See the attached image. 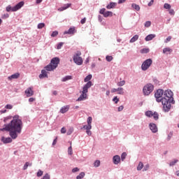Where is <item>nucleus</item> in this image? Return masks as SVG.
<instances>
[{
    "label": "nucleus",
    "mask_w": 179,
    "mask_h": 179,
    "mask_svg": "<svg viewBox=\"0 0 179 179\" xmlns=\"http://www.w3.org/2000/svg\"><path fill=\"white\" fill-rule=\"evenodd\" d=\"M121 162V157L120 155H115L113 157V164H120V162Z\"/></svg>",
    "instance_id": "nucleus-12"
},
{
    "label": "nucleus",
    "mask_w": 179,
    "mask_h": 179,
    "mask_svg": "<svg viewBox=\"0 0 179 179\" xmlns=\"http://www.w3.org/2000/svg\"><path fill=\"white\" fill-rule=\"evenodd\" d=\"M80 23L81 24H85L86 23V18H83L81 20H80Z\"/></svg>",
    "instance_id": "nucleus-58"
},
{
    "label": "nucleus",
    "mask_w": 179,
    "mask_h": 179,
    "mask_svg": "<svg viewBox=\"0 0 179 179\" xmlns=\"http://www.w3.org/2000/svg\"><path fill=\"white\" fill-rule=\"evenodd\" d=\"M57 34H58L57 31H52V33L51 34V37H57Z\"/></svg>",
    "instance_id": "nucleus-51"
},
{
    "label": "nucleus",
    "mask_w": 179,
    "mask_h": 179,
    "mask_svg": "<svg viewBox=\"0 0 179 179\" xmlns=\"http://www.w3.org/2000/svg\"><path fill=\"white\" fill-rule=\"evenodd\" d=\"M92 86H93V83H92V81H88L83 87V92H84V93H87L88 90L90 89V87H92Z\"/></svg>",
    "instance_id": "nucleus-10"
},
{
    "label": "nucleus",
    "mask_w": 179,
    "mask_h": 179,
    "mask_svg": "<svg viewBox=\"0 0 179 179\" xmlns=\"http://www.w3.org/2000/svg\"><path fill=\"white\" fill-rule=\"evenodd\" d=\"M113 101H115V104H118V102L120 101V99H118L117 96H115V97L113 99Z\"/></svg>",
    "instance_id": "nucleus-49"
},
{
    "label": "nucleus",
    "mask_w": 179,
    "mask_h": 179,
    "mask_svg": "<svg viewBox=\"0 0 179 179\" xmlns=\"http://www.w3.org/2000/svg\"><path fill=\"white\" fill-rule=\"evenodd\" d=\"M126 157H127V152H123L121 155L120 160H122V162H124L125 160Z\"/></svg>",
    "instance_id": "nucleus-37"
},
{
    "label": "nucleus",
    "mask_w": 179,
    "mask_h": 179,
    "mask_svg": "<svg viewBox=\"0 0 179 179\" xmlns=\"http://www.w3.org/2000/svg\"><path fill=\"white\" fill-rule=\"evenodd\" d=\"M73 132V129H70L69 131L67 132V135H71Z\"/></svg>",
    "instance_id": "nucleus-64"
},
{
    "label": "nucleus",
    "mask_w": 179,
    "mask_h": 179,
    "mask_svg": "<svg viewBox=\"0 0 179 179\" xmlns=\"http://www.w3.org/2000/svg\"><path fill=\"white\" fill-rule=\"evenodd\" d=\"M124 85H125V80H122L117 83V86H119L120 87L124 86Z\"/></svg>",
    "instance_id": "nucleus-47"
},
{
    "label": "nucleus",
    "mask_w": 179,
    "mask_h": 179,
    "mask_svg": "<svg viewBox=\"0 0 179 179\" xmlns=\"http://www.w3.org/2000/svg\"><path fill=\"white\" fill-rule=\"evenodd\" d=\"M83 128L84 129H86V131H89V130L92 129V124L84 125Z\"/></svg>",
    "instance_id": "nucleus-34"
},
{
    "label": "nucleus",
    "mask_w": 179,
    "mask_h": 179,
    "mask_svg": "<svg viewBox=\"0 0 179 179\" xmlns=\"http://www.w3.org/2000/svg\"><path fill=\"white\" fill-rule=\"evenodd\" d=\"M12 137H1V142H3V143L6 144V143H12Z\"/></svg>",
    "instance_id": "nucleus-14"
},
{
    "label": "nucleus",
    "mask_w": 179,
    "mask_h": 179,
    "mask_svg": "<svg viewBox=\"0 0 179 179\" xmlns=\"http://www.w3.org/2000/svg\"><path fill=\"white\" fill-rule=\"evenodd\" d=\"M50 174L45 173V176L41 179H50Z\"/></svg>",
    "instance_id": "nucleus-52"
},
{
    "label": "nucleus",
    "mask_w": 179,
    "mask_h": 179,
    "mask_svg": "<svg viewBox=\"0 0 179 179\" xmlns=\"http://www.w3.org/2000/svg\"><path fill=\"white\" fill-rule=\"evenodd\" d=\"M92 121H93V118H92V117H88L87 120V124L92 125Z\"/></svg>",
    "instance_id": "nucleus-45"
},
{
    "label": "nucleus",
    "mask_w": 179,
    "mask_h": 179,
    "mask_svg": "<svg viewBox=\"0 0 179 179\" xmlns=\"http://www.w3.org/2000/svg\"><path fill=\"white\" fill-rule=\"evenodd\" d=\"M40 79H44V78H48V74L45 70H41V73L39 75Z\"/></svg>",
    "instance_id": "nucleus-19"
},
{
    "label": "nucleus",
    "mask_w": 179,
    "mask_h": 179,
    "mask_svg": "<svg viewBox=\"0 0 179 179\" xmlns=\"http://www.w3.org/2000/svg\"><path fill=\"white\" fill-rule=\"evenodd\" d=\"M178 163V159H173L169 163L170 167H173V166H176Z\"/></svg>",
    "instance_id": "nucleus-29"
},
{
    "label": "nucleus",
    "mask_w": 179,
    "mask_h": 179,
    "mask_svg": "<svg viewBox=\"0 0 179 179\" xmlns=\"http://www.w3.org/2000/svg\"><path fill=\"white\" fill-rule=\"evenodd\" d=\"M71 79H72V76H66L62 79V82H66L71 80Z\"/></svg>",
    "instance_id": "nucleus-27"
},
{
    "label": "nucleus",
    "mask_w": 179,
    "mask_h": 179,
    "mask_svg": "<svg viewBox=\"0 0 179 179\" xmlns=\"http://www.w3.org/2000/svg\"><path fill=\"white\" fill-rule=\"evenodd\" d=\"M145 115L146 117H148V118H150V117H153V112L152 110H147L145 113Z\"/></svg>",
    "instance_id": "nucleus-25"
},
{
    "label": "nucleus",
    "mask_w": 179,
    "mask_h": 179,
    "mask_svg": "<svg viewBox=\"0 0 179 179\" xmlns=\"http://www.w3.org/2000/svg\"><path fill=\"white\" fill-rule=\"evenodd\" d=\"M131 8H133V9H135V10H137V11L141 10V7L139 6V5L136 3H132Z\"/></svg>",
    "instance_id": "nucleus-26"
},
{
    "label": "nucleus",
    "mask_w": 179,
    "mask_h": 179,
    "mask_svg": "<svg viewBox=\"0 0 179 179\" xmlns=\"http://www.w3.org/2000/svg\"><path fill=\"white\" fill-rule=\"evenodd\" d=\"M45 71H54V69H55V67H53L52 64L50 63L48 65L45 66Z\"/></svg>",
    "instance_id": "nucleus-24"
},
{
    "label": "nucleus",
    "mask_w": 179,
    "mask_h": 179,
    "mask_svg": "<svg viewBox=\"0 0 179 179\" xmlns=\"http://www.w3.org/2000/svg\"><path fill=\"white\" fill-rule=\"evenodd\" d=\"M148 127L152 134H156L159 131V129H157V125H156V124L155 123H150Z\"/></svg>",
    "instance_id": "nucleus-11"
},
{
    "label": "nucleus",
    "mask_w": 179,
    "mask_h": 179,
    "mask_svg": "<svg viewBox=\"0 0 179 179\" xmlns=\"http://www.w3.org/2000/svg\"><path fill=\"white\" fill-rule=\"evenodd\" d=\"M143 169V162H140L138 166H137V171H141Z\"/></svg>",
    "instance_id": "nucleus-31"
},
{
    "label": "nucleus",
    "mask_w": 179,
    "mask_h": 179,
    "mask_svg": "<svg viewBox=\"0 0 179 179\" xmlns=\"http://www.w3.org/2000/svg\"><path fill=\"white\" fill-rule=\"evenodd\" d=\"M117 110H118V111H122L124 110V106H119Z\"/></svg>",
    "instance_id": "nucleus-63"
},
{
    "label": "nucleus",
    "mask_w": 179,
    "mask_h": 179,
    "mask_svg": "<svg viewBox=\"0 0 179 179\" xmlns=\"http://www.w3.org/2000/svg\"><path fill=\"white\" fill-rule=\"evenodd\" d=\"M169 41H171V36H168L166 39L164 41V43H169Z\"/></svg>",
    "instance_id": "nucleus-55"
},
{
    "label": "nucleus",
    "mask_w": 179,
    "mask_h": 179,
    "mask_svg": "<svg viewBox=\"0 0 179 179\" xmlns=\"http://www.w3.org/2000/svg\"><path fill=\"white\" fill-rule=\"evenodd\" d=\"M20 76V73H15L10 76H8V80H12V79H18V78Z\"/></svg>",
    "instance_id": "nucleus-18"
},
{
    "label": "nucleus",
    "mask_w": 179,
    "mask_h": 179,
    "mask_svg": "<svg viewBox=\"0 0 179 179\" xmlns=\"http://www.w3.org/2000/svg\"><path fill=\"white\" fill-rule=\"evenodd\" d=\"M61 134H66V129H65V127H62L61 129Z\"/></svg>",
    "instance_id": "nucleus-57"
},
{
    "label": "nucleus",
    "mask_w": 179,
    "mask_h": 179,
    "mask_svg": "<svg viewBox=\"0 0 179 179\" xmlns=\"http://www.w3.org/2000/svg\"><path fill=\"white\" fill-rule=\"evenodd\" d=\"M173 131H170V132H169V134H168L167 138H166V140H167L168 141L171 140V138H172V136H173Z\"/></svg>",
    "instance_id": "nucleus-38"
},
{
    "label": "nucleus",
    "mask_w": 179,
    "mask_h": 179,
    "mask_svg": "<svg viewBox=\"0 0 179 179\" xmlns=\"http://www.w3.org/2000/svg\"><path fill=\"white\" fill-rule=\"evenodd\" d=\"M43 171H41V170L39 169V170L38 171V172H37L36 176H37V177H41V176H43Z\"/></svg>",
    "instance_id": "nucleus-50"
},
{
    "label": "nucleus",
    "mask_w": 179,
    "mask_h": 179,
    "mask_svg": "<svg viewBox=\"0 0 179 179\" xmlns=\"http://www.w3.org/2000/svg\"><path fill=\"white\" fill-rule=\"evenodd\" d=\"M149 51H150L149 50V48H143L140 50L141 54H148V52H149Z\"/></svg>",
    "instance_id": "nucleus-33"
},
{
    "label": "nucleus",
    "mask_w": 179,
    "mask_h": 179,
    "mask_svg": "<svg viewBox=\"0 0 179 179\" xmlns=\"http://www.w3.org/2000/svg\"><path fill=\"white\" fill-rule=\"evenodd\" d=\"M155 2V0H151L149 3H148V6H152V5H153V3Z\"/></svg>",
    "instance_id": "nucleus-62"
},
{
    "label": "nucleus",
    "mask_w": 179,
    "mask_h": 179,
    "mask_svg": "<svg viewBox=\"0 0 179 179\" xmlns=\"http://www.w3.org/2000/svg\"><path fill=\"white\" fill-rule=\"evenodd\" d=\"M62 45H64V43L62 42L59 43L57 46V50H61V48H62Z\"/></svg>",
    "instance_id": "nucleus-48"
},
{
    "label": "nucleus",
    "mask_w": 179,
    "mask_h": 179,
    "mask_svg": "<svg viewBox=\"0 0 179 179\" xmlns=\"http://www.w3.org/2000/svg\"><path fill=\"white\" fill-rule=\"evenodd\" d=\"M155 86L152 83L145 85L143 88V93L144 96H149L152 92H153Z\"/></svg>",
    "instance_id": "nucleus-4"
},
{
    "label": "nucleus",
    "mask_w": 179,
    "mask_h": 179,
    "mask_svg": "<svg viewBox=\"0 0 179 179\" xmlns=\"http://www.w3.org/2000/svg\"><path fill=\"white\" fill-rule=\"evenodd\" d=\"M85 172H81L78 176H77L76 179H82L85 177Z\"/></svg>",
    "instance_id": "nucleus-35"
},
{
    "label": "nucleus",
    "mask_w": 179,
    "mask_h": 179,
    "mask_svg": "<svg viewBox=\"0 0 179 179\" xmlns=\"http://www.w3.org/2000/svg\"><path fill=\"white\" fill-rule=\"evenodd\" d=\"M150 167V165H149V164H147L146 165H145L143 169V171H148Z\"/></svg>",
    "instance_id": "nucleus-46"
},
{
    "label": "nucleus",
    "mask_w": 179,
    "mask_h": 179,
    "mask_svg": "<svg viewBox=\"0 0 179 179\" xmlns=\"http://www.w3.org/2000/svg\"><path fill=\"white\" fill-rule=\"evenodd\" d=\"M6 108H7L8 110H12V108H13V106L10 104H7L6 106Z\"/></svg>",
    "instance_id": "nucleus-53"
},
{
    "label": "nucleus",
    "mask_w": 179,
    "mask_h": 179,
    "mask_svg": "<svg viewBox=\"0 0 179 179\" xmlns=\"http://www.w3.org/2000/svg\"><path fill=\"white\" fill-rule=\"evenodd\" d=\"M76 29L75 27H71L68 31H65L64 34H75Z\"/></svg>",
    "instance_id": "nucleus-17"
},
{
    "label": "nucleus",
    "mask_w": 179,
    "mask_h": 179,
    "mask_svg": "<svg viewBox=\"0 0 179 179\" xmlns=\"http://www.w3.org/2000/svg\"><path fill=\"white\" fill-rule=\"evenodd\" d=\"M155 37H156V34H151L148 35L145 37V41H150L153 40V38H155Z\"/></svg>",
    "instance_id": "nucleus-23"
},
{
    "label": "nucleus",
    "mask_w": 179,
    "mask_h": 179,
    "mask_svg": "<svg viewBox=\"0 0 179 179\" xmlns=\"http://www.w3.org/2000/svg\"><path fill=\"white\" fill-rule=\"evenodd\" d=\"M82 52L78 51L73 57V61L76 65H82L83 64V59L80 57Z\"/></svg>",
    "instance_id": "nucleus-5"
},
{
    "label": "nucleus",
    "mask_w": 179,
    "mask_h": 179,
    "mask_svg": "<svg viewBox=\"0 0 179 179\" xmlns=\"http://www.w3.org/2000/svg\"><path fill=\"white\" fill-rule=\"evenodd\" d=\"M152 64H153V60H152V59H147L145 60L141 64L142 71H148V69L150 68Z\"/></svg>",
    "instance_id": "nucleus-7"
},
{
    "label": "nucleus",
    "mask_w": 179,
    "mask_h": 179,
    "mask_svg": "<svg viewBox=\"0 0 179 179\" xmlns=\"http://www.w3.org/2000/svg\"><path fill=\"white\" fill-rule=\"evenodd\" d=\"M117 6V3L110 2L106 6V9H114Z\"/></svg>",
    "instance_id": "nucleus-22"
},
{
    "label": "nucleus",
    "mask_w": 179,
    "mask_h": 179,
    "mask_svg": "<svg viewBox=\"0 0 179 179\" xmlns=\"http://www.w3.org/2000/svg\"><path fill=\"white\" fill-rule=\"evenodd\" d=\"M79 168H78V167H76V168H73V169H72V173H78V171H79Z\"/></svg>",
    "instance_id": "nucleus-54"
},
{
    "label": "nucleus",
    "mask_w": 179,
    "mask_h": 179,
    "mask_svg": "<svg viewBox=\"0 0 179 179\" xmlns=\"http://www.w3.org/2000/svg\"><path fill=\"white\" fill-rule=\"evenodd\" d=\"M100 15H103V17H111L113 16V12L106 11V8H101L99 10Z\"/></svg>",
    "instance_id": "nucleus-8"
},
{
    "label": "nucleus",
    "mask_w": 179,
    "mask_h": 179,
    "mask_svg": "<svg viewBox=\"0 0 179 179\" xmlns=\"http://www.w3.org/2000/svg\"><path fill=\"white\" fill-rule=\"evenodd\" d=\"M92 74H89L88 76H87L85 79H84V82H90V80H92Z\"/></svg>",
    "instance_id": "nucleus-30"
},
{
    "label": "nucleus",
    "mask_w": 179,
    "mask_h": 179,
    "mask_svg": "<svg viewBox=\"0 0 179 179\" xmlns=\"http://www.w3.org/2000/svg\"><path fill=\"white\" fill-rule=\"evenodd\" d=\"M152 117L155 121H157V120H159V113H157V112H154L152 113Z\"/></svg>",
    "instance_id": "nucleus-32"
},
{
    "label": "nucleus",
    "mask_w": 179,
    "mask_h": 179,
    "mask_svg": "<svg viewBox=\"0 0 179 179\" xmlns=\"http://www.w3.org/2000/svg\"><path fill=\"white\" fill-rule=\"evenodd\" d=\"M145 27H150L152 26V22L150 21H147L144 24Z\"/></svg>",
    "instance_id": "nucleus-40"
},
{
    "label": "nucleus",
    "mask_w": 179,
    "mask_h": 179,
    "mask_svg": "<svg viewBox=\"0 0 179 179\" xmlns=\"http://www.w3.org/2000/svg\"><path fill=\"white\" fill-rule=\"evenodd\" d=\"M164 92V90H157V92H155V97L157 103H162V104H163Z\"/></svg>",
    "instance_id": "nucleus-6"
},
{
    "label": "nucleus",
    "mask_w": 179,
    "mask_h": 179,
    "mask_svg": "<svg viewBox=\"0 0 179 179\" xmlns=\"http://www.w3.org/2000/svg\"><path fill=\"white\" fill-rule=\"evenodd\" d=\"M87 92H84V91H82V94L78 97V99L76 100V101H83V100H86V97H87Z\"/></svg>",
    "instance_id": "nucleus-13"
},
{
    "label": "nucleus",
    "mask_w": 179,
    "mask_h": 179,
    "mask_svg": "<svg viewBox=\"0 0 179 179\" xmlns=\"http://www.w3.org/2000/svg\"><path fill=\"white\" fill-rule=\"evenodd\" d=\"M29 166H31V164L26 162L23 166V170H27V167H29Z\"/></svg>",
    "instance_id": "nucleus-39"
},
{
    "label": "nucleus",
    "mask_w": 179,
    "mask_h": 179,
    "mask_svg": "<svg viewBox=\"0 0 179 179\" xmlns=\"http://www.w3.org/2000/svg\"><path fill=\"white\" fill-rule=\"evenodd\" d=\"M24 5V1H20L13 7L10 6V5H8L6 7V12H17V10H19V9L22 8Z\"/></svg>",
    "instance_id": "nucleus-3"
},
{
    "label": "nucleus",
    "mask_w": 179,
    "mask_h": 179,
    "mask_svg": "<svg viewBox=\"0 0 179 179\" xmlns=\"http://www.w3.org/2000/svg\"><path fill=\"white\" fill-rule=\"evenodd\" d=\"M45 27V24L44 22L39 23L37 26L38 29H43V27Z\"/></svg>",
    "instance_id": "nucleus-44"
},
{
    "label": "nucleus",
    "mask_w": 179,
    "mask_h": 179,
    "mask_svg": "<svg viewBox=\"0 0 179 179\" xmlns=\"http://www.w3.org/2000/svg\"><path fill=\"white\" fill-rule=\"evenodd\" d=\"M100 166V160H96L94 163V167H99Z\"/></svg>",
    "instance_id": "nucleus-41"
},
{
    "label": "nucleus",
    "mask_w": 179,
    "mask_h": 179,
    "mask_svg": "<svg viewBox=\"0 0 179 179\" xmlns=\"http://www.w3.org/2000/svg\"><path fill=\"white\" fill-rule=\"evenodd\" d=\"M86 134L88 135V136H92V131L86 130Z\"/></svg>",
    "instance_id": "nucleus-61"
},
{
    "label": "nucleus",
    "mask_w": 179,
    "mask_h": 179,
    "mask_svg": "<svg viewBox=\"0 0 179 179\" xmlns=\"http://www.w3.org/2000/svg\"><path fill=\"white\" fill-rule=\"evenodd\" d=\"M59 64V57H53L50 61V64L52 65L55 69H57Z\"/></svg>",
    "instance_id": "nucleus-9"
},
{
    "label": "nucleus",
    "mask_w": 179,
    "mask_h": 179,
    "mask_svg": "<svg viewBox=\"0 0 179 179\" xmlns=\"http://www.w3.org/2000/svg\"><path fill=\"white\" fill-rule=\"evenodd\" d=\"M98 20L101 23V22H103V17H101V15H98Z\"/></svg>",
    "instance_id": "nucleus-60"
},
{
    "label": "nucleus",
    "mask_w": 179,
    "mask_h": 179,
    "mask_svg": "<svg viewBox=\"0 0 179 179\" xmlns=\"http://www.w3.org/2000/svg\"><path fill=\"white\" fill-rule=\"evenodd\" d=\"M138 38H139V36L138 35H134L131 39H130V43H135V41H137Z\"/></svg>",
    "instance_id": "nucleus-28"
},
{
    "label": "nucleus",
    "mask_w": 179,
    "mask_h": 179,
    "mask_svg": "<svg viewBox=\"0 0 179 179\" xmlns=\"http://www.w3.org/2000/svg\"><path fill=\"white\" fill-rule=\"evenodd\" d=\"M106 59L108 62H111L113 61V56L107 55Z\"/></svg>",
    "instance_id": "nucleus-42"
},
{
    "label": "nucleus",
    "mask_w": 179,
    "mask_h": 179,
    "mask_svg": "<svg viewBox=\"0 0 179 179\" xmlns=\"http://www.w3.org/2000/svg\"><path fill=\"white\" fill-rule=\"evenodd\" d=\"M171 52H173V50L170 48H164L163 49V54L169 55V54H171Z\"/></svg>",
    "instance_id": "nucleus-21"
},
{
    "label": "nucleus",
    "mask_w": 179,
    "mask_h": 179,
    "mask_svg": "<svg viewBox=\"0 0 179 179\" xmlns=\"http://www.w3.org/2000/svg\"><path fill=\"white\" fill-rule=\"evenodd\" d=\"M3 19H8L9 17V14L6 13L2 16Z\"/></svg>",
    "instance_id": "nucleus-59"
},
{
    "label": "nucleus",
    "mask_w": 179,
    "mask_h": 179,
    "mask_svg": "<svg viewBox=\"0 0 179 179\" xmlns=\"http://www.w3.org/2000/svg\"><path fill=\"white\" fill-rule=\"evenodd\" d=\"M69 110V106H63L60 109V113L62 114H65V113H67V111Z\"/></svg>",
    "instance_id": "nucleus-20"
},
{
    "label": "nucleus",
    "mask_w": 179,
    "mask_h": 179,
    "mask_svg": "<svg viewBox=\"0 0 179 179\" xmlns=\"http://www.w3.org/2000/svg\"><path fill=\"white\" fill-rule=\"evenodd\" d=\"M72 4L71 3H66V4H64L63 6L60 7L58 8V10L59 12H63V10H66V9H68V8H71V6Z\"/></svg>",
    "instance_id": "nucleus-16"
},
{
    "label": "nucleus",
    "mask_w": 179,
    "mask_h": 179,
    "mask_svg": "<svg viewBox=\"0 0 179 179\" xmlns=\"http://www.w3.org/2000/svg\"><path fill=\"white\" fill-rule=\"evenodd\" d=\"M164 9H171V5H170L167 3H165L164 4Z\"/></svg>",
    "instance_id": "nucleus-43"
},
{
    "label": "nucleus",
    "mask_w": 179,
    "mask_h": 179,
    "mask_svg": "<svg viewBox=\"0 0 179 179\" xmlns=\"http://www.w3.org/2000/svg\"><path fill=\"white\" fill-rule=\"evenodd\" d=\"M174 93L171 90H166L164 91V94L162 97V106L164 113H169L172 108L171 104H176V101H174Z\"/></svg>",
    "instance_id": "nucleus-2"
},
{
    "label": "nucleus",
    "mask_w": 179,
    "mask_h": 179,
    "mask_svg": "<svg viewBox=\"0 0 179 179\" xmlns=\"http://www.w3.org/2000/svg\"><path fill=\"white\" fill-rule=\"evenodd\" d=\"M68 154L71 156V155H73V150H72V145H70L68 148Z\"/></svg>",
    "instance_id": "nucleus-36"
},
{
    "label": "nucleus",
    "mask_w": 179,
    "mask_h": 179,
    "mask_svg": "<svg viewBox=\"0 0 179 179\" xmlns=\"http://www.w3.org/2000/svg\"><path fill=\"white\" fill-rule=\"evenodd\" d=\"M176 12H174L173 9H169V15H173Z\"/></svg>",
    "instance_id": "nucleus-56"
},
{
    "label": "nucleus",
    "mask_w": 179,
    "mask_h": 179,
    "mask_svg": "<svg viewBox=\"0 0 179 179\" xmlns=\"http://www.w3.org/2000/svg\"><path fill=\"white\" fill-rule=\"evenodd\" d=\"M25 94H27V97H31L34 94V92H33L31 87H29L25 90Z\"/></svg>",
    "instance_id": "nucleus-15"
},
{
    "label": "nucleus",
    "mask_w": 179,
    "mask_h": 179,
    "mask_svg": "<svg viewBox=\"0 0 179 179\" xmlns=\"http://www.w3.org/2000/svg\"><path fill=\"white\" fill-rule=\"evenodd\" d=\"M19 115H15L13 117V120L10 123L5 124L1 131H7L9 132V136L12 139H16L18 134H22L23 129V122L19 119Z\"/></svg>",
    "instance_id": "nucleus-1"
}]
</instances>
